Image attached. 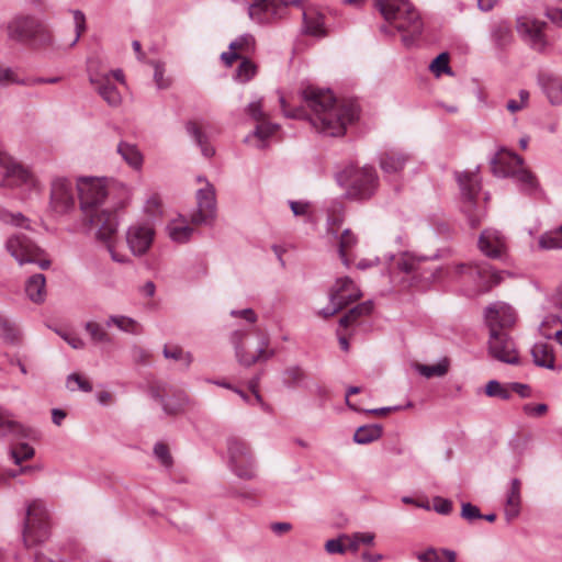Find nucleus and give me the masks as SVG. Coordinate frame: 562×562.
I'll return each instance as SVG.
<instances>
[{"mask_svg": "<svg viewBox=\"0 0 562 562\" xmlns=\"http://www.w3.org/2000/svg\"><path fill=\"white\" fill-rule=\"evenodd\" d=\"M457 181L464 199L463 212L467 214L470 225L476 227L485 215L483 211L474 213V201L481 189L479 177L475 172H458Z\"/></svg>", "mask_w": 562, "mask_h": 562, "instance_id": "obj_12", "label": "nucleus"}, {"mask_svg": "<svg viewBox=\"0 0 562 562\" xmlns=\"http://www.w3.org/2000/svg\"><path fill=\"white\" fill-rule=\"evenodd\" d=\"M325 550L328 554H345L348 550V544L340 535L337 538L329 539L325 542Z\"/></svg>", "mask_w": 562, "mask_h": 562, "instance_id": "obj_56", "label": "nucleus"}, {"mask_svg": "<svg viewBox=\"0 0 562 562\" xmlns=\"http://www.w3.org/2000/svg\"><path fill=\"white\" fill-rule=\"evenodd\" d=\"M286 7L282 0H258L249 5L248 15L254 22L266 24L282 18Z\"/></svg>", "mask_w": 562, "mask_h": 562, "instance_id": "obj_17", "label": "nucleus"}, {"mask_svg": "<svg viewBox=\"0 0 562 562\" xmlns=\"http://www.w3.org/2000/svg\"><path fill=\"white\" fill-rule=\"evenodd\" d=\"M429 69L436 77H440L443 74L451 75V68L449 66V55L448 53L439 54L429 66Z\"/></svg>", "mask_w": 562, "mask_h": 562, "instance_id": "obj_51", "label": "nucleus"}, {"mask_svg": "<svg viewBox=\"0 0 562 562\" xmlns=\"http://www.w3.org/2000/svg\"><path fill=\"white\" fill-rule=\"evenodd\" d=\"M457 274H469L471 278L477 277L480 284L484 285L486 290L497 285L502 281V273L493 270L488 265H465L460 263L454 267Z\"/></svg>", "mask_w": 562, "mask_h": 562, "instance_id": "obj_22", "label": "nucleus"}, {"mask_svg": "<svg viewBox=\"0 0 562 562\" xmlns=\"http://www.w3.org/2000/svg\"><path fill=\"white\" fill-rule=\"evenodd\" d=\"M154 227L149 223H135L126 233V241L134 255H144L154 239Z\"/></svg>", "mask_w": 562, "mask_h": 562, "instance_id": "obj_21", "label": "nucleus"}, {"mask_svg": "<svg viewBox=\"0 0 562 562\" xmlns=\"http://www.w3.org/2000/svg\"><path fill=\"white\" fill-rule=\"evenodd\" d=\"M357 244V237L350 229H345L339 239V256L345 266H349L348 251Z\"/></svg>", "mask_w": 562, "mask_h": 562, "instance_id": "obj_48", "label": "nucleus"}, {"mask_svg": "<svg viewBox=\"0 0 562 562\" xmlns=\"http://www.w3.org/2000/svg\"><path fill=\"white\" fill-rule=\"evenodd\" d=\"M170 238L176 243H186L190 239L193 228L183 221H172L167 226Z\"/></svg>", "mask_w": 562, "mask_h": 562, "instance_id": "obj_42", "label": "nucleus"}, {"mask_svg": "<svg viewBox=\"0 0 562 562\" xmlns=\"http://www.w3.org/2000/svg\"><path fill=\"white\" fill-rule=\"evenodd\" d=\"M72 15L75 22L76 37L71 45H75L80 38L81 34L86 31V16L83 12H81L80 10H74Z\"/></svg>", "mask_w": 562, "mask_h": 562, "instance_id": "obj_61", "label": "nucleus"}, {"mask_svg": "<svg viewBox=\"0 0 562 562\" xmlns=\"http://www.w3.org/2000/svg\"><path fill=\"white\" fill-rule=\"evenodd\" d=\"M75 383L77 385V387L83 392H91L92 391V385L91 383L86 380L85 378H82L81 375L77 374V373H71L68 379H67V386L70 389V390H75L71 384Z\"/></svg>", "mask_w": 562, "mask_h": 562, "instance_id": "obj_60", "label": "nucleus"}, {"mask_svg": "<svg viewBox=\"0 0 562 562\" xmlns=\"http://www.w3.org/2000/svg\"><path fill=\"white\" fill-rule=\"evenodd\" d=\"M196 202L198 209L191 215V222L195 225L210 224L215 217L216 200L215 190L207 181L196 192Z\"/></svg>", "mask_w": 562, "mask_h": 562, "instance_id": "obj_18", "label": "nucleus"}, {"mask_svg": "<svg viewBox=\"0 0 562 562\" xmlns=\"http://www.w3.org/2000/svg\"><path fill=\"white\" fill-rule=\"evenodd\" d=\"M187 133L195 140L196 145L201 148L203 156L210 158L215 154V150L212 146L207 144V138L201 126L194 122L190 121L186 124Z\"/></svg>", "mask_w": 562, "mask_h": 562, "instance_id": "obj_37", "label": "nucleus"}, {"mask_svg": "<svg viewBox=\"0 0 562 562\" xmlns=\"http://www.w3.org/2000/svg\"><path fill=\"white\" fill-rule=\"evenodd\" d=\"M303 99L311 111L308 121L317 133L325 136H342L347 126L357 119V105L338 101L329 90L308 87L303 90Z\"/></svg>", "mask_w": 562, "mask_h": 562, "instance_id": "obj_2", "label": "nucleus"}, {"mask_svg": "<svg viewBox=\"0 0 562 562\" xmlns=\"http://www.w3.org/2000/svg\"><path fill=\"white\" fill-rule=\"evenodd\" d=\"M105 326H116L120 330L133 335L142 333V326L135 319L124 315H111L106 319Z\"/></svg>", "mask_w": 562, "mask_h": 562, "instance_id": "obj_38", "label": "nucleus"}, {"mask_svg": "<svg viewBox=\"0 0 562 562\" xmlns=\"http://www.w3.org/2000/svg\"><path fill=\"white\" fill-rule=\"evenodd\" d=\"M26 296L36 304L43 303L46 297V279L44 274L31 276L25 282Z\"/></svg>", "mask_w": 562, "mask_h": 562, "instance_id": "obj_30", "label": "nucleus"}, {"mask_svg": "<svg viewBox=\"0 0 562 562\" xmlns=\"http://www.w3.org/2000/svg\"><path fill=\"white\" fill-rule=\"evenodd\" d=\"M282 383L289 389L307 387V373L300 366H290L282 372Z\"/></svg>", "mask_w": 562, "mask_h": 562, "instance_id": "obj_32", "label": "nucleus"}, {"mask_svg": "<svg viewBox=\"0 0 562 562\" xmlns=\"http://www.w3.org/2000/svg\"><path fill=\"white\" fill-rule=\"evenodd\" d=\"M12 83L27 86L29 81L27 79H19L12 68L0 65V86H8Z\"/></svg>", "mask_w": 562, "mask_h": 562, "instance_id": "obj_55", "label": "nucleus"}, {"mask_svg": "<svg viewBox=\"0 0 562 562\" xmlns=\"http://www.w3.org/2000/svg\"><path fill=\"white\" fill-rule=\"evenodd\" d=\"M162 352L167 359L182 360L186 368H189L192 362V355L190 352H184L182 348L178 346H165Z\"/></svg>", "mask_w": 562, "mask_h": 562, "instance_id": "obj_53", "label": "nucleus"}, {"mask_svg": "<svg viewBox=\"0 0 562 562\" xmlns=\"http://www.w3.org/2000/svg\"><path fill=\"white\" fill-rule=\"evenodd\" d=\"M539 246L542 249H562V225L541 235Z\"/></svg>", "mask_w": 562, "mask_h": 562, "instance_id": "obj_44", "label": "nucleus"}, {"mask_svg": "<svg viewBox=\"0 0 562 562\" xmlns=\"http://www.w3.org/2000/svg\"><path fill=\"white\" fill-rule=\"evenodd\" d=\"M257 348L249 350L248 334L244 330H235L231 335V342L234 346L237 361L244 367H251L258 361H267L274 356V350L269 349V336L260 329H256Z\"/></svg>", "mask_w": 562, "mask_h": 562, "instance_id": "obj_5", "label": "nucleus"}, {"mask_svg": "<svg viewBox=\"0 0 562 562\" xmlns=\"http://www.w3.org/2000/svg\"><path fill=\"white\" fill-rule=\"evenodd\" d=\"M521 482L518 479L510 481V486L506 495L505 516L508 520L515 519L520 513L521 504Z\"/></svg>", "mask_w": 562, "mask_h": 562, "instance_id": "obj_29", "label": "nucleus"}, {"mask_svg": "<svg viewBox=\"0 0 562 562\" xmlns=\"http://www.w3.org/2000/svg\"><path fill=\"white\" fill-rule=\"evenodd\" d=\"M279 128L278 124L271 123L269 120L259 122L254 132L245 138V142L254 145L258 149H263L267 146V140Z\"/></svg>", "mask_w": 562, "mask_h": 562, "instance_id": "obj_27", "label": "nucleus"}, {"mask_svg": "<svg viewBox=\"0 0 562 562\" xmlns=\"http://www.w3.org/2000/svg\"><path fill=\"white\" fill-rule=\"evenodd\" d=\"M485 321L490 331L512 327L516 322L514 308L504 302H495L485 308Z\"/></svg>", "mask_w": 562, "mask_h": 562, "instance_id": "obj_20", "label": "nucleus"}, {"mask_svg": "<svg viewBox=\"0 0 562 562\" xmlns=\"http://www.w3.org/2000/svg\"><path fill=\"white\" fill-rule=\"evenodd\" d=\"M416 558L419 562H457V553L447 548H428L418 552Z\"/></svg>", "mask_w": 562, "mask_h": 562, "instance_id": "obj_31", "label": "nucleus"}, {"mask_svg": "<svg viewBox=\"0 0 562 562\" xmlns=\"http://www.w3.org/2000/svg\"><path fill=\"white\" fill-rule=\"evenodd\" d=\"M407 160L408 156L406 154L391 149L381 155L380 167L386 175H397L404 169Z\"/></svg>", "mask_w": 562, "mask_h": 562, "instance_id": "obj_26", "label": "nucleus"}, {"mask_svg": "<svg viewBox=\"0 0 562 562\" xmlns=\"http://www.w3.org/2000/svg\"><path fill=\"white\" fill-rule=\"evenodd\" d=\"M493 173L497 177H513L521 191L533 193L538 181L532 172L524 167V159L514 153H502L491 161Z\"/></svg>", "mask_w": 562, "mask_h": 562, "instance_id": "obj_4", "label": "nucleus"}, {"mask_svg": "<svg viewBox=\"0 0 562 562\" xmlns=\"http://www.w3.org/2000/svg\"><path fill=\"white\" fill-rule=\"evenodd\" d=\"M0 168L3 170V181L9 187H22L26 190H36L38 181L32 171L18 162L13 157L0 148Z\"/></svg>", "mask_w": 562, "mask_h": 562, "instance_id": "obj_10", "label": "nucleus"}, {"mask_svg": "<svg viewBox=\"0 0 562 562\" xmlns=\"http://www.w3.org/2000/svg\"><path fill=\"white\" fill-rule=\"evenodd\" d=\"M342 538L348 544V550L356 553L361 544L373 546L375 535L373 532H353L351 535L342 533Z\"/></svg>", "mask_w": 562, "mask_h": 562, "instance_id": "obj_43", "label": "nucleus"}, {"mask_svg": "<svg viewBox=\"0 0 562 562\" xmlns=\"http://www.w3.org/2000/svg\"><path fill=\"white\" fill-rule=\"evenodd\" d=\"M49 538L48 513L38 501L32 502L26 509L23 541L26 548L45 542Z\"/></svg>", "mask_w": 562, "mask_h": 562, "instance_id": "obj_6", "label": "nucleus"}, {"mask_svg": "<svg viewBox=\"0 0 562 562\" xmlns=\"http://www.w3.org/2000/svg\"><path fill=\"white\" fill-rule=\"evenodd\" d=\"M303 30L304 33L315 37L327 36L325 27V16L314 8H307L303 12Z\"/></svg>", "mask_w": 562, "mask_h": 562, "instance_id": "obj_25", "label": "nucleus"}, {"mask_svg": "<svg viewBox=\"0 0 562 562\" xmlns=\"http://www.w3.org/2000/svg\"><path fill=\"white\" fill-rule=\"evenodd\" d=\"M544 22H540L529 16H521L517 20V31L529 46L537 50L543 52L547 47V38L543 33Z\"/></svg>", "mask_w": 562, "mask_h": 562, "instance_id": "obj_19", "label": "nucleus"}, {"mask_svg": "<svg viewBox=\"0 0 562 562\" xmlns=\"http://www.w3.org/2000/svg\"><path fill=\"white\" fill-rule=\"evenodd\" d=\"M8 33L12 40L31 41L38 46L52 43L50 32L32 16H15L8 25Z\"/></svg>", "mask_w": 562, "mask_h": 562, "instance_id": "obj_7", "label": "nucleus"}, {"mask_svg": "<svg viewBox=\"0 0 562 562\" xmlns=\"http://www.w3.org/2000/svg\"><path fill=\"white\" fill-rule=\"evenodd\" d=\"M375 8L391 26L403 34L405 46L413 45L422 35L423 20L408 0H376Z\"/></svg>", "mask_w": 562, "mask_h": 562, "instance_id": "obj_3", "label": "nucleus"}, {"mask_svg": "<svg viewBox=\"0 0 562 562\" xmlns=\"http://www.w3.org/2000/svg\"><path fill=\"white\" fill-rule=\"evenodd\" d=\"M154 453L164 467H171L172 458L170 456L168 447L165 443L157 442L154 447Z\"/></svg>", "mask_w": 562, "mask_h": 562, "instance_id": "obj_58", "label": "nucleus"}, {"mask_svg": "<svg viewBox=\"0 0 562 562\" xmlns=\"http://www.w3.org/2000/svg\"><path fill=\"white\" fill-rule=\"evenodd\" d=\"M7 251L18 261L20 266L35 262L41 249L22 233L11 235L5 241Z\"/></svg>", "mask_w": 562, "mask_h": 562, "instance_id": "obj_15", "label": "nucleus"}, {"mask_svg": "<svg viewBox=\"0 0 562 562\" xmlns=\"http://www.w3.org/2000/svg\"><path fill=\"white\" fill-rule=\"evenodd\" d=\"M247 114L257 123L268 120V115L262 111L261 100L252 101L246 109Z\"/></svg>", "mask_w": 562, "mask_h": 562, "instance_id": "obj_59", "label": "nucleus"}, {"mask_svg": "<svg viewBox=\"0 0 562 562\" xmlns=\"http://www.w3.org/2000/svg\"><path fill=\"white\" fill-rule=\"evenodd\" d=\"M85 329L94 344H110L112 341L104 326L97 322H87Z\"/></svg>", "mask_w": 562, "mask_h": 562, "instance_id": "obj_46", "label": "nucleus"}, {"mask_svg": "<svg viewBox=\"0 0 562 562\" xmlns=\"http://www.w3.org/2000/svg\"><path fill=\"white\" fill-rule=\"evenodd\" d=\"M425 261V258L416 257L408 252H403L395 259V265L401 271L405 273H414L426 278L422 268V265Z\"/></svg>", "mask_w": 562, "mask_h": 562, "instance_id": "obj_33", "label": "nucleus"}, {"mask_svg": "<svg viewBox=\"0 0 562 562\" xmlns=\"http://www.w3.org/2000/svg\"><path fill=\"white\" fill-rule=\"evenodd\" d=\"M87 71L89 81L99 95L110 106H119L122 102V95L110 78L109 70L102 66V63L98 58H90L88 60Z\"/></svg>", "mask_w": 562, "mask_h": 562, "instance_id": "obj_9", "label": "nucleus"}, {"mask_svg": "<svg viewBox=\"0 0 562 562\" xmlns=\"http://www.w3.org/2000/svg\"><path fill=\"white\" fill-rule=\"evenodd\" d=\"M448 361L443 360L435 364H419L418 372L425 378L443 376L448 372Z\"/></svg>", "mask_w": 562, "mask_h": 562, "instance_id": "obj_50", "label": "nucleus"}, {"mask_svg": "<svg viewBox=\"0 0 562 562\" xmlns=\"http://www.w3.org/2000/svg\"><path fill=\"white\" fill-rule=\"evenodd\" d=\"M227 451L229 468L239 479L256 477V461L246 441L237 437L228 438Z\"/></svg>", "mask_w": 562, "mask_h": 562, "instance_id": "obj_8", "label": "nucleus"}, {"mask_svg": "<svg viewBox=\"0 0 562 562\" xmlns=\"http://www.w3.org/2000/svg\"><path fill=\"white\" fill-rule=\"evenodd\" d=\"M373 310L372 301H366L357 306L350 308L348 313H346L339 321V325L342 327H348L352 323H355L359 317L369 315Z\"/></svg>", "mask_w": 562, "mask_h": 562, "instance_id": "obj_41", "label": "nucleus"}, {"mask_svg": "<svg viewBox=\"0 0 562 562\" xmlns=\"http://www.w3.org/2000/svg\"><path fill=\"white\" fill-rule=\"evenodd\" d=\"M488 353L492 358L508 364H516L519 361L514 340L502 330L490 331Z\"/></svg>", "mask_w": 562, "mask_h": 562, "instance_id": "obj_14", "label": "nucleus"}, {"mask_svg": "<svg viewBox=\"0 0 562 562\" xmlns=\"http://www.w3.org/2000/svg\"><path fill=\"white\" fill-rule=\"evenodd\" d=\"M529 92L527 90L519 91V99H510L507 101L506 109L510 113H516L528 106Z\"/></svg>", "mask_w": 562, "mask_h": 562, "instance_id": "obj_57", "label": "nucleus"}, {"mask_svg": "<svg viewBox=\"0 0 562 562\" xmlns=\"http://www.w3.org/2000/svg\"><path fill=\"white\" fill-rule=\"evenodd\" d=\"M0 221L18 227H29V220L22 213H11L4 209H0Z\"/></svg>", "mask_w": 562, "mask_h": 562, "instance_id": "obj_52", "label": "nucleus"}, {"mask_svg": "<svg viewBox=\"0 0 562 562\" xmlns=\"http://www.w3.org/2000/svg\"><path fill=\"white\" fill-rule=\"evenodd\" d=\"M117 153L133 168L138 169L143 164V156L135 145L121 142L117 145Z\"/></svg>", "mask_w": 562, "mask_h": 562, "instance_id": "obj_39", "label": "nucleus"}, {"mask_svg": "<svg viewBox=\"0 0 562 562\" xmlns=\"http://www.w3.org/2000/svg\"><path fill=\"white\" fill-rule=\"evenodd\" d=\"M0 438L11 441L36 439L37 431L18 422L9 411L0 407Z\"/></svg>", "mask_w": 562, "mask_h": 562, "instance_id": "obj_16", "label": "nucleus"}, {"mask_svg": "<svg viewBox=\"0 0 562 562\" xmlns=\"http://www.w3.org/2000/svg\"><path fill=\"white\" fill-rule=\"evenodd\" d=\"M485 393L490 397H499L502 400H508L510 397V390L502 385L496 380H491L485 386Z\"/></svg>", "mask_w": 562, "mask_h": 562, "instance_id": "obj_54", "label": "nucleus"}, {"mask_svg": "<svg viewBox=\"0 0 562 562\" xmlns=\"http://www.w3.org/2000/svg\"><path fill=\"white\" fill-rule=\"evenodd\" d=\"M479 248L490 258H501L506 250L505 237L496 229H484L479 238Z\"/></svg>", "mask_w": 562, "mask_h": 562, "instance_id": "obj_24", "label": "nucleus"}, {"mask_svg": "<svg viewBox=\"0 0 562 562\" xmlns=\"http://www.w3.org/2000/svg\"><path fill=\"white\" fill-rule=\"evenodd\" d=\"M539 81L551 104L562 105V78L544 74L540 76Z\"/></svg>", "mask_w": 562, "mask_h": 562, "instance_id": "obj_28", "label": "nucleus"}, {"mask_svg": "<svg viewBox=\"0 0 562 562\" xmlns=\"http://www.w3.org/2000/svg\"><path fill=\"white\" fill-rule=\"evenodd\" d=\"M379 177L373 167L355 169L349 175L346 194L351 200H369L376 191Z\"/></svg>", "mask_w": 562, "mask_h": 562, "instance_id": "obj_11", "label": "nucleus"}, {"mask_svg": "<svg viewBox=\"0 0 562 562\" xmlns=\"http://www.w3.org/2000/svg\"><path fill=\"white\" fill-rule=\"evenodd\" d=\"M432 508L438 514L448 515L452 510V503L447 498L436 496V497H434V501H432Z\"/></svg>", "mask_w": 562, "mask_h": 562, "instance_id": "obj_64", "label": "nucleus"}, {"mask_svg": "<svg viewBox=\"0 0 562 562\" xmlns=\"http://www.w3.org/2000/svg\"><path fill=\"white\" fill-rule=\"evenodd\" d=\"M381 436L382 427L380 425H366L356 430L353 440L359 445H367L378 440Z\"/></svg>", "mask_w": 562, "mask_h": 562, "instance_id": "obj_40", "label": "nucleus"}, {"mask_svg": "<svg viewBox=\"0 0 562 562\" xmlns=\"http://www.w3.org/2000/svg\"><path fill=\"white\" fill-rule=\"evenodd\" d=\"M346 307V301H341L340 291H329V305L319 310L318 315L329 318Z\"/></svg>", "mask_w": 562, "mask_h": 562, "instance_id": "obj_45", "label": "nucleus"}, {"mask_svg": "<svg viewBox=\"0 0 562 562\" xmlns=\"http://www.w3.org/2000/svg\"><path fill=\"white\" fill-rule=\"evenodd\" d=\"M34 454V448L26 442L13 445L10 449V456L16 465H20L23 461L32 459Z\"/></svg>", "mask_w": 562, "mask_h": 562, "instance_id": "obj_47", "label": "nucleus"}, {"mask_svg": "<svg viewBox=\"0 0 562 562\" xmlns=\"http://www.w3.org/2000/svg\"><path fill=\"white\" fill-rule=\"evenodd\" d=\"M154 80L158 89H166L170 86V80L165 78V68L161 64L155 63L154 65Z\"/></svg>", "mask_w": 562, "mask_h": 562, "instance_id": "obj_62", "label": "nucleus"}, {"mask_svg": "<svg viewBox=\"0 0 562 562\" xmlns=\"http://www.w3.org/2000/svg\"><path fill=\"white\" fill-rule=\"evenodd\" d=\"M256 49V41L251 34H243L229 44V50L221 55V59L227 66H232L237 59L248 58Z\"/></svg>", "mask_w": 562, "mask_h": 562, "instance_id": "obj_23", "label": "nucleus"}, {"mask_svg": "<svg viewBox=\"0 0 562 562\" xmlns=\"http://www.w3.org/2000/svg\"><path fill=\"white\" fill-rule=\"evenodd\" d=\"M0 339L9 345H19L22 341V333L18 325L0 315Z\"/></svg>", "mask_w": 562, "mask_h": 562, "instance_id": "obj_36", "label": "nucleus"}, {"mask_svg": "<svg viewBox=\"0 0 562 562\" xmlns=\"http://www.w3.org/2000/svg\"><path fill=\"white\" fill-rule=\"evenodd\" d=\"M336 290L340 291L341 301H346V306L361 297L360 290L348 277L339 278L336 280L330 291Z\"/></svg>", "mask_w": 562, "mask_h": 562, "instance_id": "obj_35", "label": "nucleus"}, {"mask_svg": "<svg viewBox=\"0 0 562 562\" xmlns=\"http://www.w3.org/2000/svg\"><path fill=\"white\" fill-rule=\"evenodd\" d=\"M75 207L74 187L69 179L56 177L50 183L49 209L57 215H64Z\"/></svg>", "mask_w": 562, "mask_h": 562, "instance_id": "obj_13", "label": "nucleus"}, {"mask_svg": "<svg viewBox=\"0 0 562 562\" xmlns=\"http://www.w3.org/2000/svg\"><path fill=\"white\" fill-rule=\"evenodd\" d=\"M533 362L543 368L552 369L554 366L553 348L548 342H536L531 349Z\"/></svg>", "mask_w": 562, "mask_h": 562, "instance_id": "obj_34", "label": "nucleus"}, {"mask_svg": "<svg viewBox=\"0 0 562 562\" xmlns=\"http://www.w3.org/2000/svg\"><path fill=\"white\" fill-rule=\"evenodd\" d=\"M256 72L257 66L249 58H241V63L236 69L235 79L245 83L252 79Z\"/></svg>", "mask_w": 562, "mask_h": 562, "instance_id": "obj_49", "label": "nucleus"}, {"mask_svg": "<svg viewBox=\"0 0 562 562\" xmlns=\"http://www.w3.org/2000/svg\"><path fill=\"white\" fill-rule=\"evenodd\" d=\"M77 188L83 222L95 229L97 239L106 245L112 259L123 262V258L113 250L119 222L114 205L109 204V196L116 188H120L122 195L127 196L128 189L114 181L93 177L80 179Z\"/></svg>", "mask_w": 562, "mask_h": 562, "instance_id": "obj_1", "label": "nucleus"}, {"mask_svg": "<svg viewBox=\"0 0 562 562\" xmlns=\"http://www.w3.org/2000/svg\"><path fill=\"white\" fill-rule=\"evenodd\" d=\"M522 411L526 415L531 417H540L543 416L548 412V405L540 403V404H525L522 407Z\"/></svg>", "mask_w": 562, "mask_h": 562, "instance_id": "obj_63", "label": "nucleus"}]
</instances>
